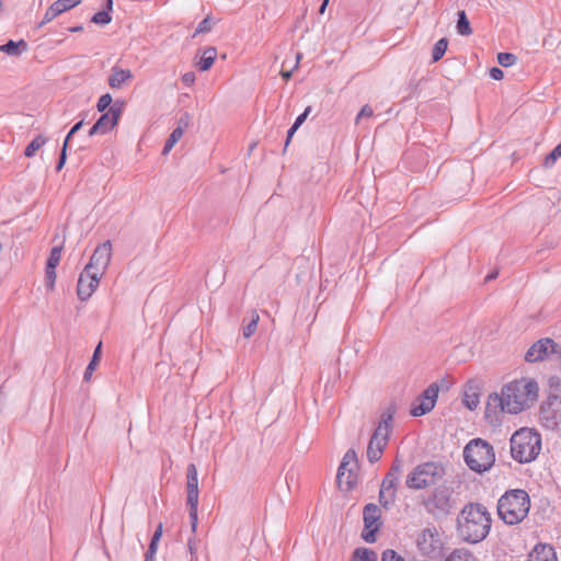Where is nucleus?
I'll return each mask as SVG.
<instances>
[{
  "label": "nucleus",
  "mask_w": 561,
  "mask_h": 561,
  "mask_svg": "<svg viewBox=\"0 0 561 561\" xmlns=\"http://www.w3.org/2000/svg\"><path fill=\"white\" fill-rule=\"evenodd\" d=\"M342 461L351 466L348 469V474L346 476L345 480V491L352 490L356 482H357V469H358V459L357 454L354 449H348L345 455L343 456Z\"/></svg>",
  "instance_id": "nucleus-18"
},
{
  "label": "nucleus",
  "mask_w": 561,
  "mask_h": 561,
  "mask_svg": "<svg viewBox=\"0 0 561 561\" xmlns=\"http://www.w3.org/2000/svg\"><path fill=\"white\" fill-rule=\"evenodd\" d=\"M162 531H163V527H162V523H160V524L158 525V527L156 528V530H154V533H153V535H152V537H151L150 543H149L150 546H152V548H153V547H157V548H158V545H159L160 538H161V536H162Z\"/></svg>",
  "instance_id": "nucleus-47"
},
{
  "label": "nucleus",
  "mask_w": 561,
  "mask_h": 561,
  "mask_svg": "<svg viewBox=\"0 0 561 561\" xmlns=\"http://www.w3.org/2000/svg\"><path fill=\"white\" fill-rule=\"evenodd\" d=\"M374 115V111L370 105L366 104L362 107L359 113L356 116V124H359L362 118H369Z\"/></svg>",
  "instance_id": "nucleus-46"
},
{
  "label": "nucleus",
  "mask_w": 561,
  "mask_h": 561,
  "mask_svg": "<svg viewBox=\"0 0 561 561\" xmlns=\"http://www.w3.org/2000/svg\"><path fill=\"white\" fill-rule=\"evenodd\" d=\"M310 112H311V106H307L306 110L304 111V113H301L296 118L294 125L299 128L304 124V122L307 119V117L310 114Z\"/></svg>",
  "instance_id": "nucleus-48"
},
{
  "label": "nucleus",
  "mask_w": 561,
  "mask_h": 561,
  "mask_svg": "<svg viewBox=\"0 0 561 561\" xmlns=\"http://www.w3.org/2000/svg\"><path fill=\"white\" fill-rule=\"evenodd\" d=\"M60 257H61V248L54 247L50 250V254L47 259L46 266H48L49 268H56L60 262Z\"/></svg>",
  "instance_id": "nucleus-37"
},
{
  "label": "nucleus",
  "mask_w": 561,
  "mask_h": 561,
  "mask_svg": "<svg viewBox=\"0 0 561 561\" xmlns=\"http://www.w3.org/2000/svg\"><path fill=\"white\" fill-rule=\"evenodd\" d=\"M491 514L483 504L468 503L457 517V535L469 543H479L491 530Z\"/></svg>",
  "instance_id": "nucleus-1"
},
{
  "label": "nucleus",
  "mask_w": 561,
  "mask_h": 561,
  "mask_svg": "<svg viewBox=\"0 0 561 561\" xmlns=\"http://www.w3.org/2000/svg\"><path fill=\"white\" fill-rule=\"evenodd\" d=\"M325 9H327V5H324V4H322V3H321V5H320V8H319V13H320V14H323V13L325 12Z\"/></svg>",
  "instance_id": "nucleus-62"
},
{
  "label": "nucleus",
  "mask_w": 561,
  "mask_h": 561,
  "mask_svg": "<svg viewBox=\"0 0 561 561\" xmlns=\"http://www.w3.org/2000/svg\"><path fill=\"white\" fill-rule=\"evenodd\" d=\"M377 553L368 548H356L352 557V561H377Z\"/></svg>",
  "instance_id": "nucleus-28"
},
{
  "label": "nucleus",
  "mask_w": 561,
  "mask_h": 561,
  "mask_svg": "<svg viewBox=\"0 0 561 561\" xmlns=\"http://www.w3.org/2000/svg\"><path fill=\"white\" fill-rule=\"evenodd\" d=\"M56 282V268H49L46 266L45 270V285L48 289H54Z\"/></svg>",
  "instance_id": "nucleus-42"
},
{
  "label": "nucleus",
  "mask_w": 561,
  "mask_h": 561,
  "mask_svg": "<svg viewBox=\"0 0 561 561\" xmlns=\"http://www.w3.org/2000/svg\"><path fill=\"white\" fill-rule=\"evenodd\" d=\"M298 127H296L294 124L291 125V127L288 129L287 131V137H286V142H285V148L289 145L290 142V139L291 137L294 136V134L297 131Z\"/></svg>",
  "instance_id": "nucleus-54"
},
{
  "label": "nucleus",
  "mask_w": 561,
  "mask_h": 561,
  "mask_svg": "<svg viewBox=\"0 0 561 561\" xmlns=\"http://www.w3.org/2000/svg\"><path fill=\"white\" fill-rule=\"evenodd\" d=\"M397 407L394 403H390L381 413L380 421L376 427L370 440L387 446L389 433L393 416L396 414Z\"/></svg>",
  "instance_id": "nucleus-15"
},
{
  "label": "nucleus",
  "mask_w": 561,
  "mask_h": 561,
  "mask_svg": "<svg viewBox=\"0 0 561 561\" xmlns=\"http://www.w3.org/2000/svg\"><path fill=\"white\" fill-rule=\"evenodd\" d=\"M131 77H133V75H131L130 70L121 69L118 67H113L112 73L108 77L107 83L113 89H119Z\"/></svg>",
  "instance_id": "nucleus-22"
},
{
  "label": "nucleus",
  "mask_w": 561,
  "mask_h": 561,
  "mask_svg": "<svg viewBox=\"0 0 561 561\" xmlns=\"http://www.w3.org/2000/svg\"><path fill=\"white\" fill-rule=\"evenodd\" d=\"M113 99L110 93H105L100 96L96 103V108L99 112L104 113L105 110L110 108L112 105Z\"/></svg>",
  "instance_id": "nucleus-41"
},
{
  "label": "nucleus",
  "mask_w": 561,
  "mask_h": 561,
  "mask_svg": "<svg viewBox=\"0 0 561 561\" xmlns=\"http://www.w3.org/2000/svg\"><path fill=\"white\" fill-rule=\"evenodd\" d=\"M385 447V445L374 443V440H369L367 447V458L369 462L374 463L378 461L381 458Z\"/></svg>",
  "instance_id": "nucleus-31"
},
{
  "label": "nucleus",
  "mask_w": 561,
  "mask_h": 561,
  "mask_svg": "<svg viewBox=\"0 0 561 561\" xmlns=\"http://www.w3.org/2000/svg\"><path fill=\"white\" fill-rule=\"evenodd\" d=\"M300 58H301V54L300 53H297L296 54V62H295V66H294V69H296L298 67V64L300 61Z\"/></svg>",
  "instance_id": "nucleus-60"
},
{
  "label": "nucleus",
  "mask_w": 561,
  "mask_h": 561,
  "mask_svg": "<svg viewBox=\"0 0 561 561\" xmlns=\"http://www.w3.org/2000/svg\"><path fill=\"white\" fill-rule=\"evenodd\" d=\"M182 136H183V128L181 126H178L176 128H174L163 146L162 154H168L171 151V149L174 147V145L182 138Z\"/></svg>",
  "instance_id": "nucleus-32"
},
{
  "label": "nucleus",
  "mask_w": 561,
  "mask_h": 561,
  "mask_svg": "<svg viewBox=\"0 0 561 561\" xmlns=\"http://www.w3.org/2000/svg\"><path fill=\"white\" fill-rule=\"evenodd\" d=\"M47 141V138L43 135H37L25 148L24 156L32 158L36 151L39 150Z\"/></svg>",
  "instance_id": "nucleus-29"
},
{
  "label": "nucleus",
  "mask_w": 561,
  "mask_h": 561,
  "mask_svg": "<svg viewBox=\"0 0 561 561\" xmlns=\"http://www.w3.org/2000/svg\"><path fill=\"white\" fill-rule=\"evenodd\" d=\"M539 387L534 379L514 380L502 388L506 412L517 414L529 408L538 398Z\"/></svg>",
  "instance_id": "nucleus-2"
},
{
  "label": "nucleus",
  "mask_w": 561,
  "mask_h": 561,
  "mask_svg": "<svg viewBox=\"0 0 561 561\" xmlns=\"http://www.w3.org/2000/svg\"><path fill=\"white\" fill-rule=\"evenodd\" d=\"M280 76L287 81L293 76V69L291 70H282Z\"/></svg>",
  "instance_id": "nucleus-58"
},
{
  "label": "nucleus",
  "mask_w": 561,
  "mask_h": 561,
  "mask_svg": "<svg viewBox=\"0 0 561 561\" xmlns=\"http://www.w3.org/2000/svg\"><path fill=\"white\" fill-rule=\"evenodd\" d=\"M457 15H458V19H457L456 28H457L458 34H460L462 36L471 35L472 28L470 26V22L467 18L466 12L463 10H460V11H458Z\"/></svg>",
  "instance_id": "nucleus-27"
},
{
  "label": "nucleus",
  "mask_w": 561,
  "mask_h": 561,
  "mask_svg": "<svg viewBox=\"0 0 561 561\" xmlns=\"http://www.w3.org/2000/svg\"><path fill=\"white\" fill-rule=\"evenodd\" d=\"M451 494L453 491L446 485L435 488L424 503L427 511L433 514L447 515L454 505Z\"/></svg>",
  "instance_id": "nucleus-12"
},
{
  "label": "nucleus",
  "mask_w": 561,
  "mask_h": 561,
  "mask_svg": "<svg viewBox=\"0 0 561 561\" xmlns=\"http://www.w3.org/2000/svg\"><path fill=\"white\" fill-rule=\"evenodd\" d=\"M91 22L99 25H107L112 22V15L107 11H99L92 15Z\"/></svg>",
  "instance_id": "nucleus-38"
},
{
  "label": "nucleus",
  "mask_w": 561,
  "mask_h": 561,
  "mask_svg": "<svg viewBox=\"0 0 561 561\" xmlns=\"http://www.w3.org/2000/svg\"><path fill=\"white\" fill-rule=\"evenodd\" d=\"M113 10V0H105V4L102 11H107L108 13Z\"/></svg>",
  "instance_id": "nucleus-57"
},
{
  "label": "nucleus",
  "mask_w": 561,
  "mask_h": 561,
  "mask_svg": "<svg viewBox=\"0 0 561 561\" xmlns=\"http://www.w3.org/2000/svg\"><path fill=\"white\" fill-rule=\"evenodd\" d=\"M559 158H561V142L557 145L549 154L546 156L542 165L549 169L554 165Z\"/></svg>",
  "instance_id": "nucleus-35"
},
{
  "label": "nucleus",
  "mask_w": 561,
  "mask_h": 561,
  "mask_svg": "<svg viewBox=\"0 0 561 561\" xmlns=\"http://www.w3.org/2000/svg\"><path fill=\"white\" fill-rule=\"evenodd\" d=\"M83 126V119L79 121L78 123H76L71 129L69 130V133L67 134L65 140H67V144H69V140L71 139V137L78 133Z\"/></svg>",
  "instance_id": "nucleus-49"
},
{
  "label": "nucleus",
  "mask_w": 561,
  "mask_h": 561,
  "mask_svg": "<svg viewBox=\"0 0 561 561\" xmlns=\"http://www.w3.org/2000/svg\"><path fill=\"white\" fill-rule=\"evenodd\" d=\"M427 536H430L431 538H433V533H432L430 529H425V530L422 533V535H421V537L419 538V540H417V543H419V546H420V548H421L422 550H427V548L423 546V545L426 542V537H427Z\"/></svg>",
  "instance_id": "nucleus-50"
},
{
  "label": "nucleus",
  "mask_w": 561,
  "mask_h": 561,
  "mask_svg": "<svg viewBox=\"0 0 561 561\" xmlns=\"http://www.w3.org/2000/svg\"><path fill=\"white\" fill-rule=\"evenodd\" d=\"M447 46H448V39L445 37L438 39L435 43L433 50H432V61L433 62H437L438 60H440L443 58V56L445 55V53L447 50Z\"/></svg>",
  "instance_id": "nucleus-33"
},
{
  "label": "nucleus",
  "mask_w": 561,
  "mask_h": 561,
  "mask_svg": "<svg viewBox=\"0 0 561 561\" xmlns=\"http://www.w3.org/2000/svg\"><path fill=\"white\" fill-rule=\"evenodd\" d=\"M112 257V242L106 240L102 244L98 245L93 254L90 257L89 263L84 266V275L88 273L98 272L103 275L104 271L108 266Z\"/></svg>",
  "instance_id": "nucleus-13"
},
{
  "label": "nucleus",
  "mask_w": 561,
  "mask_h": 561,
  "mask_svg": "<svg viewBox=\"0 0 561 561\" xmlns=\"http://www.w3.org/2000/svg\"><path fill=\"white\" fill-rule=\"evenodd\" d=\"M517 61V57L511 53H499L497 54V62L502 67L513 66Z\"/></svg>",
  "instance_id": "nucleus-39"
},
{
  "label": "nucleus",
  "mask_w": 561,
  "mask_h": 561,
  "mask_svg": "<svg viewBox=\"0 0 561 561\" xmlns=\"http://www.w3.org/2000/svg\"><path fill=\"white\" fill-rule=\"evenodd\" d=\"M496 275H497V273H496V272H495V273H492V274H490V275H488V276H486L485 280H491V279L495 278V277H496Z\"/></svg>",
  "instance_id": "nucleus-61"
},
{
  "label": "nucleus",
  "mask_w": 561,
  "mask_h": 561,
  "mask_svg": "<svg viewBox=\"0 0 561 561\" xmlns=\"http://www.w3.org/2000/svg\"><path fill=\"white\" fill-rule=\"evenodd\" d=\"M186 503L188 506V516H190V520H191L192 531L195 533V530L197 528V523H198V513H197L198 501L186 502Z\"/></svg>",
  "instance_id": "nucleus-36"
},
{
  "label": "nucleus",
  "mask_w": 561,
  "mask_h": 561,
  "mask_svg": "<svg viewBox=\"0 0 561 561\" xmlns=\"http://www.w3.org/2000/svg\"><path fill=\"white\" fill-rule=\"evenodd\" d=\"M67 149H68V144H67V140L64 141V145H62V148H61V151H60V154H59V159H58V162H57V165H56V171L59 172L65 163H66V160H67Z\"/></svg>",
  "instance_id": "nucleus-45"
},
{
  "label": "nucleus",
  "mask_w": 561,
  "mask_h": 561,
  "mask_svg": "<svg viewBox=\"0 0 561 561\" xmlns=\"http://www.w3.org/2000/svg\"><path fill=\"white\" fill-rule=\"evenodd\" d=\"M350 468H351V466H348L344 461H341L339 469H337V474H336V482L341 489L343 488V485H345V480H346V476L348 474Z\"/></svg>",
  "instance_id": "nucleus-40"
},
{
  "label": "nucleus",
  "mask_w": 561,
  "mask_h": 561,
  "mask_svg": "<svg viewBox=\"0 0 561 561\" xmlns=\"http://www.w3.org/2000/svg\"><path fill=\"white\" fill-rule=\"evenodd\" d=\"M101 354H102V342H100L94 352H93V355H92V358L90 360V363L88 364L87 368H85V371H84V375H83V380L84 381H89L92 377V374L93 371L96 369L99 363H100V359H101Z\"/></svg>",
  "instance_id": "nucleus-26"
},
{
  "label": "nucleus",
  "mask_w": 561,
  "mask_h": 561,
  "mask_svg": "<svg viewBox=\"0 0 561 561\" xmlns=\"http://www.w3.org/2000/svg\"><path fill=\"white\" fill-rule=\"evenodd\" d=\"M463 459L470 470L482 473L495 462L493 446L482 438L471 439L463 448Z\"/></svg>",
  "instance_id": "nucleus-5"
},
{
  "label": "nucleus",
  "mask_w": 561,
  "mask_h": 561,
  "mask_svg": "<svg viewBox=\"0 0 561 561\" xmlns=\"http://www.w3.org/2000/svg\"><path fill=\"white\" fill-rule=\"evenodd\" d=\"M445 561H477V558L467 549H455Z\"/></svg>",
  "instance_id": "nucleus-30"
},
{
  "label": "nucleus",
  "mask_w": 561,
  "mask_h": 561,
  "mask_svg": "<svg viewBox=\"0 0 561 561\" xmlns=\"http://www.w3.org/2000/svg\"><path fill=\"white\" fill-rule=\"evenodd\" d=\"M539 417L542 426L556 430L561 424V397L550 394L540 405Z\"/></svg>",
  "instance_id": "nucleus-10"
},
{
  "label": "nucleus",
  "mask_w": 561,
  "mask_h": 561,
  "mask_svg": "<svg viewBox=\"0 0 561 561\" xmlns=\"http://www.w3.org/2000/svg\"><path fill=\"white\" fill-rule=\"evenodd\" d=\"M403 472V460L398 457L392 462L388 473L382 479L380 491H379V503L380 505L389 510L393 505L397 495V488L400 483Z\"/></svg>",
  "instance_id": "nucleus-7"
},
{
  "label": "nucleus",
  "mask_w": 561,
  "mask_h": 561,
  "mask_svg": "<svg viewBox=\"0 0 561 561\" xmlns=\"http://www.w3.org/2000/svg\"><path fill=\"white\" fill-rule=\"evenodd\" d=\"M462 402L469 410H476L480 403V394L478 388L471 383H468L463 393Z\"/></svg>",
  "instance_id": "nucleus-24"
},
{
  "label": "nucleus",
  "mask_w": 561,
  "mask_h": 561,
  "mask_svg": "<svg viewBox=\"0 0 561 561\" xmlns=\"http://www.w3.org/2000/svg\"><path fill=\"white\" fill-rule=\"evenodd\" d=\"M506 412V407L504 402L503 393L493 392L489 396L486 405H485V417L490 419L492 414H496L497 412Z\"/></svg>",
  "instance_id": "nucleus-21"
},
{
  "label": "nucleus",
  "mask_w": 561,
  "mask_h": 561,
  "mask_svg": "<svg viewBox=\"0 0 561 561\" xmlns=\"http://www.w3.org/2000/svg\"><path fill=\"white\" fill-rule=\"evenodd\" d=\"M101 278V273L93 272L88 273V275H84V270L80 273L78 285H77V295L78 298L82 301L88 300L92 294L95 291V289L99 286Z\"/></svg>",
  "instance_id": "nucleus-16"
},
{
  "label": "nucleus",
  "mask_w": 561,
  "mask_h": 561,
  "mask_svg": "<svg viewBox=\"0 0 561 561\" xmlns=\"http://www.w3.org/2000/svg\"><path fill=\"white\" fill-rule=\"evenodd\" d=\"M381 561H405L400 554L392 549L382 552Z\"/></svg>",
  "instance_id": "nucleus-44"
},
{
  "label": "nucleus",
  "mask_w": 561,
  "mask_h": 561,
  "mask_svg": "<svg viewBox=\"0 0 561 561\" xmlns=\"http://www.w3.org/2000/svg\"><path fill=\"white\" fill-rule=\"evenodd\" d=\"M188 125V114L186 113L184 116H182L179 121V126H181L183 129Z\"/></svg>",
  "instance_id": "nucleus-56"
},
{
  "label": "nucleus",
  "mask_w": 561,
  "mask_h": 561,
  "mask_svg": "<svg viewBox=\"0 0 561 561\" xmlns=\"http://www.w3.org/2000/svg\"><path fill=\"white\" fill-rule=\"evenodd\" d=\"M490 77L493 79V80H501L503 79L504 77V72L502 69L497 68V67H493L490 69Z\"/></svg>",
  "instance_id": "nucleus-51"
},
{
  "label": "nucleus",
  "mask_w": 561,
  "mask_h": 561,
  "mask_svg": "<svg viewBox=\"0 0 561 561\" xmlns=\"http://www.w3.org/2000/svg\"><path fill=\"white\" fill-rule=\"evenodd\" d=\"M186 502L198 501V477L197 468L194 463H190L186 468Z\"/></svg>",
  "instance_id": "nucleus-19"
},
{
  "label": "nucleus",
  "mask_w": 561,
  "mask_h": 561,
  "mask_svg": "<svg viewBox=\"0 0 561 561\" xmlns=\"http://www.w3.org/2000/svg\"><path fill=\"white\" fill-rule=\"evenodd\" d=\"M211 28L213 22L210 18L207 16L198 23L193 36L195 37L197 34L209 32Z\"/></svg>",
  "instance_id": "nucleus-43"
},
{
  "label": "nucleus",
  "mask_w": 561,
  "mask_h": 561,
  "mask_svg": "<svg viewBox=\"0 0 561 561\" xmlns=\"http://www.w3.org/2000/svg\"><path fill=\"white\" fill-rule=\"evenodd\" d=\"M528 561H558L550 545H537L528 556Z\"/></svg>",
  "instance_id": "nucleus-20"
},
{
  "label": "nucleus",
  "mask_w": 561,
  "mask_h": 561,
  "mask_svg": "<svg viewBox=\"0 0 561 561\" xmlns=\"http://www.w3.org/2000/svg\"><path fill=\"white\" fill-rule=\"evenodd\" d=\"M0 50L8 54L9 56H20L21 54L28 50V45L24 39H20L19 42L10 39L0 46Z\"/></svg>",
  "instance_id": "nucleus-23"
},
{
  "label": "nucleus",
  "mask_w": 561,
  "mask_h": 561,
  "mask_svg": "<svg viewBox=\"0 0 561 561\" xmlns=\"http://www.w3.org/2000/svg\"><path fill=\"white\" fill-rule=\"evenodd\" d=\"M329 1H330V0H323V1H322V4H324V5H327V7H328Z\"/></svg>",
  "instance_id": "nucleus-63"
},
{
  "label": "nucleus",
  "mask_w": 561,
  "mask_h": 561,
  "mask_svg": "<svg viewBox=\"0 0 561 561\" xmlns=\"http://www.w3.org/2000/svg\"><path fill=\"white\" fill-rule=\"evenodd\" d=\"M195 73L190 71V72H186L183 75L182 77V82L185 84V85H191L195 82Z\"/></svg>",
  "instance_id": "nucleus-52"
},
{
  "label": "nucleus",
  "mask_w": 561,
  "mask_h": 561,
  "mask_svg": "<svg viewBox=\"0 0 561 561\" xmlns=\"http://www.w3.org/2000/svg\"><path fill=\"white\" fill-rule=\"evenodd\" d=\"M541 436L530 428H520L511 437V454L519 463L530 462L539 455Z\"/></svg>",
  "instance_id": "nucleus-4"
},
{
  "label": "nucleus",
  "mask_w": 561,
  "mask_h": 561,
  "mask_svg": "<svg viewBox=\"0 0 561 561\" xmlns=\"http://www.w3.org/2000/svg\"><path fill=\"white\" fill-rule=\"evenodd\" d=\"M439 386L437 382L431 383L414 401L410 411L412 416L419 417L431 412L437 401Z\"/></svg>",
  "instance_id": "nucleus-14"
},
{
  "label": "nucleus",
  "mask_w": 561,
  "mask_h": 561,
  "mask_svg": "<svg viewBox=\"0 0 561 561\" xmlns=\"http://www.w3.org/2000/svg\"><path fill=\"white\" fill-rule=\"evenodd\" d=\"M157 549H158L157 547H153V549H152V546L149 545L148 550L145 556V561H154V554L157 552Z\"/></svg>",
  "instance_id": "nucleus-53"
},
{
  "label": "nucleus",
  "mask_w": 561,
  "mask_h": 561,
  "mask_svg": "<svg viewBox=\"0 0 561 561\" xmlns=\"http://www.w3.org/2000/svg\"><path fill=\"white\" fill-rule=\"evenodd\" d=\"M530 510V497L523 489L506 491L497 501L499 517L510 526L520 524Z\"/></svg>",
  "instance_id": "nucleus-3"
},
{
  "label": "nucleus",
  "mask_w": 561,
  "mask_h": 561,
  "mask_svg": "<svg viewBox=\"0 0 561 561\" xmlns=\"http://www.w3.org/2000/svg\"><path fill=\"white\" fill-rule=\"evenodd\" d=\"M187 546H188V550H190L191 557L193 558L196 554V551H197L196 541L191 538V539H188Z\"/></svg>",
  "instance_id": "nucleus-55"
},
{
  "label": "nucleus",
  "mask_w": 561,
  "mask_h": 561,
  "mask_svg": "<svg viewBox=\"0 0 561 561\" xmlns=\"http://www.w3.org/2000/svg\"><path fill=\"white\" fill-rule=\"evenodd\" d=\"M259 320H260L259 314L256 313V311H253L250 322L243 327V336L244 337L249 339L250 336H252L255 333V331L257 329Z\"/></svg>",
  "instance_id": "nucleus-34"
},
{
  "label": "nucleus",
  "mask_w": 561,
  "mask_h": 561,
  "mask_svg": "<svg viewBox=\"0 0 561 561\" xmlns=\"http://www.w3.org/2000/svg\"><path fill=\"white\" fill-rule=\"evenodd\" d=\"M552 358H561V346L550 337L538 340L525 354L527 363L543 362Z\"/></svg>",
  "instance_id": "nucleus-8"
},
{
  "label": "nucleus",
  "mask_w": 561,
  "mask_h": 561,
  "mask_svg": "<svg viewBox=\"0 0 561 561\" xmlns=\"http://www.w3.org/2000/svg\"><path fill=\"white\" fill-rule=\"evenodd\" d=\"M125 103L115 101L107 112L102 113L94 125L89 130V136L105 135L111 131L119 122Z\"/></svg>",
  "instance_id": "nucleus-9"
},
{
  "label": "nucleus",
  "mask_w": 561,
  "mask_h": 561,
  "mask_svg": "<svg viewBox=\"0 0 561 561\" xmlns=\"http://www.w3.org/2000/svg\"><path fill=\"white\" fill-rule=\"evenodd\" d=\"M80 2L81 0H56L47 8L43 20L38 23L37 27H42L51 22L61 13L77 7Z\"/></svg>",
  "instance_id": "nucleus-17"
},
{
  "label": "nucleus",
  "mask_w": 561,
  "mask_h": 561,
  "mask_svg": "<svg viewBox=\"0 0 561 561\" xmlns=\"http://www.w3.org/2000/svg\"><path fill=\"white\" fill-rule=\"evenodd\" d=\"M381 512L378 505L368 503L363 510L364 529L362 531V538L368 543H374L377 540V531L380 529Z\"/></svg>",
  "instance_id": "nucleus-11"
},
{
  "label": "nucleus",
  "mask_w": 561,
  "mask_h": 561,
  "mask_svg": "<svg viewBox=\"0 0 561 561\" xmlns=\"http://www.w3.org/2000/svg\"><path fill=\"white\" fill-rule=\"evenodd\" d=\"M445 470L438 462L427 461L415 466L405 478V486L412 491L433 486L443 479Z\"/></svg>",
  "instance_id": "nucleus-6"
},
{
  "label": "nucleus",
  "mask_w": 561,
  "mask_h": 561,
  "mask_svg": "<svg viewBox=\"0 0 561 561\" xmlns=\"http://www.w3.org/2000/svg\"><path fill=\"white\" fill-rule=\"evenodd\" d=\"M68 31L71 33H79V32L83 31V26L82 25L71 26L68 28Z\"/></svg>",
  "instance_id": "nucleus-59"
},
{
  "label": "nucleus",
  "mask_w": 561,
  "mask_h": 561,
  "mask_svg": "<svg viewBox=\"0 0 561 561\" xmlns=\"http://www.w3.org/2000/svg\"><path fill=\"white\" fill-rule=\"evenodd\" d=\"M217 57V49L215 47H207L202 51V56L199 61L196 64V67L199 71H207L211 68L215 59Z\"/></svg>",
  "instance_id": "nucleus-25"
}]
</instances>
